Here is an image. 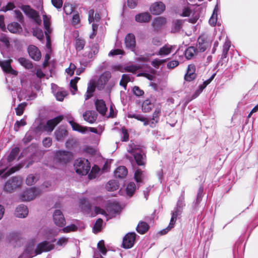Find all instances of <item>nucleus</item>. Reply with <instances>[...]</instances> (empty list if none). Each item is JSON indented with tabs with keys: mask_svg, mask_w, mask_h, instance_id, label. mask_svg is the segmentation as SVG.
Wrapping results in <instances>:
<instances>
[{
	"mask_svg": "<svg viewBox=\"0 0 258 258\" xmlns=\"http://www.w3.org/2000/svg\"><path fill=\"white\" fill-rule=\"evenodd\" d=\"M62 115H59L54 118L48 120L46 124L40 123L37 127V130L51 133L55 127L62 119Z\"/></svg>",
	"mask_w": 258,
	"mask_h": 258,
	"instance_id": "8",
	"label": "nucleus"
},
{
	"mask_svg": "<svg viewBox=\"0 0 258 258\" xmlns=\"http://www.w3.org/2000/svg\"><path fill=\"white\" fill-rule=\"evenodd\" d=\"M198 53L197 49L194 46H190L188 47L185 51V56L188 59L192 58Z\"/></svg>",
	"mask_w": 258,
	"mask_h": 258,
	"instance_id": "37",
	"label": "nucleus"
},
{
	"mask_svg": "<svg viewBox=\"0 0 258 258\" xmlns=\"http://www.w3.org/2000/svg\"><path fill=\"white\" fill-rule=\"evenodd\" d=\"M195 71L196 66L193 64H189L187 69L186 73L184 76L185 80L188 82L194 80L197 76Z\"/></svg>",
	"mask_w": 258,
	"mask_h": 258,
	"instance_id": "20",
	"label": "nucleus"
},
{
	"mask_svg": "<svg viewBox=\"0 0 258 258\" xmlns=\"http://www.w3.org/2000/svg\"><path fill=\"white\" fill-rule=\"evenodd\" d=\"M77 226H76L75 224H72L69 226H67L64 227L62 229L60 230L62 231L64 233H68L71 231H74L77 229Z\"/></svg>",
	"mask_w": 258,
	"mask_h": 258,
	"instance_id": "63",
	"label": "nucleus"
},
{
	"mask_svg": "<svg viewBox=\"0 0 258 258\" xmlns=\"http://www.w3.org/2000/svg\"><path fill=\"white\" fill-rule=\"evenodd\" d=\"M102 223L103 220L99 218L97 219L93 227V231L94 233H98L101 230L102 228Z\"/></svg>",
	"mask_w": 258,
	"mask_h": 258,
	"instance_id": "47",
	"label": "nucleus"
},
{
	"mask_svg": "<svg viewBox=\"0 0 258 258\" xmlns=\"http://www.w3.org/2000/svg\"><path fill=\"white\" fill-rule=\"evenodd\" d=\"M37 178L36 176L33 174H30L27 176L26 179V183L28 185H31L34 184Z\"/></svg>",
	"mask_w": 258,
	"mask_h": 258,
	"instance_id": "57",
	"label": "nucleus"
},
{
	"mask_svg": "<svg viewBox=\"0 0 258 258\" xmlns=\"http://www.w3.org/2000/svg\"><path fill=\"white\" fill-rule=\"evenodd\" d=\"M0 42L6 47H8L10 45V42L8 38L4 34L0 35Z\"/></svg>",
	"mask_w": 258,
	"mask_h": 258,
	"instance_id": "62",
	"label": "nucleus"
},
{
	"mask_svg": "<svg viewBox=\"0 0 258 258\" xmlns=\"http://www.w3.org/2000/svg\"><path fill=\"white\" fill-rule=\"evenodd\" d=\"M69 123L73 130L74 131H78L81 133H85L87 131V128L86 127L82 126L73 120L70 121Z\"/></svg>",
	"mask_w": 258,
	"mask_h": 258,
	"instance_id": "39",
	"label": "nucleus"
},
{
	"mask_svg": "<svg viewBox=\"0 0 258 258\" xmlns=\"http://www.w3.org/2000/svg\"><path fill=\"white\" fill-rule=\"evenodd\" d=\"M63 10L67 15L72 14L73 11V8L71 4L65 3L63 7Z\"/></svg>",
	"mask_w": 258,
	"mask_h": 258,
	"instance_id": "64",
	"label": "nucleus"
},
{
	"mask_svg": "<svg viewBox=\"0 0 258 258\" xmlns=\"http://www.w3.org/2000/svg\"><path fill=\"white\" fill-rule=\"evenodd\" d=\"M182 23L183 22L182 20H177L175 21L174 23L172 31L174 33L179 31L182 27Z\"/></svg>",
	"mask_w": 258,
	"mask_h": 258,
	"instance_id": "50",
	"label": "nucleus"
},
{
	"mask_svg": "<svg viewBox=\"0 0 258 258\" xmlns=\"http://www.w3.org/2000/svg\"><path fill=\"white\" fill-rule=\"evenodd\" d=\"M28 214L27 207L24 205L18 206L15 210V215L17 217L23 218L26 217Z\"/></svg>",
	"mask_w": 258,
	"mask_h": 258,
	"instance_id": "21",
	"label": "nucleus"
},
{
	"mask_svg": "<svg viewBox=\"0 0 258 258\" xmlns=\"http://www.w3.org/2000/svg\"><path fill=\"white\" fill-rule=\"evenodd\" d=\"M43 19V24L45 28V32H51V29L50 27V16L47 15L44 12H42Z\"/></svg>",
	"mask_w": 258,
	"mask_h": 258,
	"instance_id": "31",
	"label": "nucleus"
},
{
	"mask_svg": "<svg viewBox=\"0 0 258 258\" xmlns=\"http://www.w3.org/2000/svg\"><path fill=\"white\" fill-rule=\"evenodd\" d=\"M230 47V42L229 41H226L223 45V52L222 54V58H225L227 57V53L229 50Z\"/></svg>",
	"mask_w": 258,
	"mask_h": 258,
	"instance_id": "48",
	"label": "nucleus"
},
{
	"mask_svg": "<svg viewBox=\"0 0 258 258\" xmlns=\"http://www.w3.org/2000/svg\"><path fill=\"white\" fill-rule=\"evenodd\" d=\"M11 60L0 61V66L4 72L16 76L17 72L13 70L11 66Z\"/></svg>",
	"mask_w": 258,
	"mask_h": 258,
	"instance_id": "19",
	"label": "nucleus"
},
{
	"mask_svg": "<svg viewBox=\"0 0 258 258\" xmlns=\"http://www.w3.org/2000/svg\"><path fill=\"white\" fill-rule=\"evenodd\" d=\"M118 183L114 180L109 181L106 185V188L108 191H113L118 188Z\"/></svg>",
	"mask_w": 258,
	"mask_h": 258,
	"instance_id": "42",
	"label": "nucleus"
},
{
	"mask_svg": "<svg viewBox=\"0 0 258 258\" xmlns=\"http://www.w3.org/2000/svg\"><path fill=\"white\" fill-rule=\"evenodd\" d=\"M166 22V19L163 17H158L154 20L152 22V25L155 29H158L165 24Z\"/></svg>",
	"mask_w": 258,
	"mask_h": 258,
	"instance_id": "38",
	"label": "nucleus"
},
{
	"mask_svg": "<svg viewBox=\"0 0 258 258\" xmlns=\"http://www.w3.org/2000/svg\"><path fill=\"white\" fill-rule=\"evenodd\" d=\"M85 42L83 39L78 38L76 40V48L77 50H82L85 46Z\"/></svg>",
	"mask_w": 258,
	"mask_h": 258,
	"instance_id": "54",
	"label": "nucleus"
},
{
	"mask_svg": "<svg viewBox=\"0 0 258 258\" xmlns=\"http://www.w3.org/2000/svg\"><path fill=\"white\" fill-rule=\"evenodd\" d=\"M177 13L182 17H188L191 11L190 9L188 7H184L181 12H180L179 11H178Z\"/></svg>",
	"mask_w": 258,
	"mask_h": 258,
	"instance_id": "59",
	"label": "nucleus"
},
{
	"mask_svg": "<svg viewBox=\"0 0 258 258\" xmlns=\"http://www.w3.org/2000/svg\"><path fill=\"white\" fill-rule=\"evenodd\" d=\"M19 148L18 147H15V148L13 149L10 155L8 157V163H7L6 165H3V167H5L6 165H8V167L9 166V165H8V163L13 161L16 158V157L17 156L19 153Z\"/></svg>",
	"mask_w": 258,
	"mask_h": 258,
	"instance_id": "36",
	"label": "nucleus"
},
{
	"mask_svg": "<svg viewBox=\"0 0 258 258\" xmlns=\"http://www.w3.org/2000/svg\"><path fill=\"white\" fill-rule=\"evenodd\" d=\"M40 193L39 189L36 188H30L25 190L21 196L23 201H30L34 199Z\"/></svg>",
	"mask_w": 258,
	"mask_h": 258,
	"instance_id": "10",
	"label": "nucleus"
},
{
	"mask_svg": "<svg viewBox=\"0 0 258 258\" xmlns=\"http://www.w3.org/2000/svg\"><path fill=\"white\" fill-rule=\"evenodd\" d=\"M97 248L103 255L106 254L107 250L104 245V242L103 240L99 241L98 243Z\"/></svg>",
	"mask_w": 258,
	"mask_h": 258,
	"instance_id": "55",
	"label": "nucleus"
},
{
	"mask_svg": "<svg viewBox=\"0 0 258 258\" xmlns=\"http://www.w3.org/2000/svg\"><path fill=\"white\" fill-rule=\"evenodd\" d=\"M94 11L93 9L90 10L89 11V18L88 21L90 23H91L94 20L98 22L100 19V16L99 14L96 13L94 17Z\"/></svg>",
	"mask_w": 258,
	"mask_h": 258,
	"instance_id": "46",
	"label": "nucleus"
},
{
	"mask_svg": "<svg viewBox=\"0 0 258 258\" xmlns=\"http://www.w3.org/2000/svg\"><path fill=\"white\" fill-rule=\"evenodd\" d=\"M145 220L146 222L143 221H140L136 228L137 232L141 234H145L149 230L150 226L148 223H150L152 222V217H145Z\"/></svg>",
	"mask_w": 258,
	"mask_h": 258,
	"instance_id": "11",
	"label": "nucleus"
},
{
	"mask_svg": "<svg viewBox=\"0 0 258 258\" xmlns=\"http://www.w3.org/2000/svg\"><path fill=\"white\" fill-rule=\"evenodd\" d=\"M127 174V170L125 166H120L116 168L114 171V175L119 178H124Z\"/></svg>",
	"mask_w": 258,
	"mask_h": 258,
	"instance_id": "30",
	"label": "nucleus"
},
{
	"mask_svg": "<svg viewBox=\"0 0 258 258\" xmlns=\"http://www.w3.org/2000/svg\"><path fill=\"white\" fill-rule=\"evenodd\" d=\"M95 106L97 110L101 114L104 115L107 111L105 102L103 100L97 99L95 101Z\"/></svg>",
	"mask_w": 258,
	"mask_h": 258,
	"instance_id": "27",
	"label": "nucleus"
},
{
	"mask_svg": "<svg viewBox=\"0 0 258 258\" xmlns=\"http://www.w3.org/2000/svg\"><path fill=\"white\" fill-rule=\"evenodd\" d=\"M54 223L59 227H62L66 224V220L61 211L56 210L53 215Z\"/></svg>",
	"mask_w": 258,
	"mask_h": 258,
	"instance_id": "16",
	"label": "nucleus"
},
{
	"mask_svg": "<svg viewBox=\"0 0 258 258\" xmlns=\"http://www.w3.org/2000/svg\"><path fill=\"white\" fill-rule=\"evenodd\" d=\"M95 212L96 214H101L104 215L106 217V220L108 221L111 217L114 216L115 215L119 213L121 210L120 205L115 203H112L109 204L107 210L109 214H107L106 212L102 209L98 207H95Z\"/></svg>",
	"mask_w": 258,
	"mask_h": 258,
	"instance_id": "5",
	"label": "nucleus"
},
{
	"mask_svg": "<svg viewBox=\"0 0 258 258\" xmlns=\"http://www.w3.org/2000/svg\"><path fill=\"white\" fill-rule=\"evenodd\" d=\"M54 247L52 243L44 241L39 243L35 248V242L30 241L26 246L24 252L18 258H31L43 252L49 251Z\"/></svg>",
	"mask_w": 258,
	"mask_h": 258,
	"instance_id": "1",
	"label": "nucleus"
},
{
	"mask_svg": "<svg viewBox=\"0 0 258 258\" xmlns=\"http://www.w3.org/2000/svg\"><path fill=\"white\" fill-rule=\"evenodd\" d=\"M146 173L145 171H143L140 169L136 170L135 173V179L137 182H142V180L146 177Z\"/></svg>",
	"mask_w": 258,
	"mask_h": 258,
	"instance_id": "34",
	"label": "nucleus"
},
{
	"mask_svg": "<svg viewBox=\"0 0 258 258\" xmlns=\"http://www.w3.org/2000/svg\"><path fill=\"white\" fill-rule=\"evenodd\" d=\"M128 118H134L138 120L143 122L144 125L146 126L149 124V119L140 114L130 113L128 114Z\"/></svg>",
	"mask_w": 258,
	"mask_h": 258,
	"instance_id": "33",
	"label": "nucleus"
},
{
	"mask_svg": "<svg viewBox=\"0 0 258 258\" xmlns=\"http://www.w3.org/2000/svg\"><path fill=\"white\" fill-rule=\"evenodd\" d=\"M8 29L11 33H17L21 31L22 28L18 23L13 22L8 25Z\"/></svg>",
	"mask_w": 258,
	"mask_h": 258,
	"instance_id": "35",
	"label": "nucleus"
},
{
	"mask_svg": "<svg viewBox=\"0 0 258 258\" xmlns=\"http://www.w3.org/2000/svg\"><path fill=\"white\" fill-rule=\"evenodd\" d=\"M182 210L175 207L173 211L172 212V216L168 226L162 231H161V234H166L169 230H170L174 226L177 218L178 216L180 215L182 213Z\"/></svg>",
	"mask_w": 258,
	"mask_h": 258,
	"instance_id": "9",
	"label": "nucleus"
},
{
	"mask_svg": "<svg viewBox=\"0 0 258 258\" xmlns=\"http://www.w3.org/2000/svg\"><path fill=\"white\" fill-rule=\"evenodd\" d=\"M26 105L27 103L25 102L20 104L16 108V114L19 116L22 115Z\"/></svg>",
	"mask_w": 258,
	"mask_h": 258,
	"instance_id": "56",
	"label": "nucleus"
},
{
	"mask_svg": "<svg viewBox=\"0 0 258 258\" xmlns=\"http://www.w3.org/2000/svg\"><path fill=\"white\" fill-rule=\"evenodd\" d=\"M208 46V43L205 41L202 37H200L198 38L196 48L198 52H204L206 50Z\"/></svg>",
	"mask_w": 258,
	"mask_h": 258,
	"instance_id": "28",
	"label": "nucleus"
},
{
	"mask_svg": "<svg viewBox=\"0 0 258 258\" xmlns=\"http://www.w3.org/2000/svg\"><path fill=\"white\" fill-rule=\"evenodd\" d=\"M43 233L44 237L47 240H50L51 242H54L55 241L54 237L56 236L57 231L53 229H44L43 231L39 232L40 234Z\"/></svg>",
	"mask_w": 258,
	"mask_h": 258,
	"instance_id": "24",
	"label": "nucleus"
},
{
	"mask_svg": "<svg viewBox=\"0 0 258 258\" xmlns=\"http://www.w3.org/2000/svg\"><path fill=\"white\" fill-rule=\"evenodd\" d=\"M99 51V48L97 44H94L91 48V50L88 54V57L89 58H92L97 54Z\"/></svg>",
	"mask_w": 258,
	"mask_h": 258,
	"instance_id": "49",
	"label": "nucleus"
},
{
	"mask_svg": "<svg viewBox=\"0 0 258 258\" xmlns=\"http://www.w3.org/2000/svg\"><path fill=\"white\" fill-rule=\"evenodd\" d=\"M19 63L27 69H30L33 68V64L31 61L24 57H20L18 59Z\"/></svg>",
	"mask_w": 258,
	"mask_h": 258,
	"instance_id": "40",
	"label": "nucleus"
},
{
	"mask_svg": "<svg viewBox=\"0 0 258 258\" xmlns=\"http://www.w3.org/2000/svg\"><path fill=\"white\" fill-rule=\"evenodd\" d=\"M131 81V78L129 75L127 74H123L122 76L121 79L120 81V85L122 86L125 89L127 83Z\"/></svg>",
	"mask_w": 258,
	"mask_h": 258,
	"instance_id": "52",
	"label": "nucleus"
},
{
	"mask_svg": "<svg viewBox=\"0 0 258 258\" xmlns=\"http://www.w3.org/2000/svg\"><path fill=\"white\" fill-rule=\"evenodd\" d=\"M185 205L184 203V192H183L179 197V199L177 202L176 207L183 210V208L185 206Z\"/></svg>",
	"mask_w": 258,
	"mask_h": 258,
	"instance_id": "51",
	"label": "nucleus"
},
{
	"mask_svg": "<svg viewBox=\"0 0 258 258\" xmlns=\"http://www.w3.org/2000/svg\"><path fill=\"white\" fill-rule=\"evenodd\" d=\"M203 188L202 187H200L198 191L197 199L196 202L194 203L195 206V209L197 210V208L199 206L200 203H201L202 197H203Z\"/></svg>",
	"mask_w": 258,
	"mask_h": 258,
	"instance_id": "41",
	"label": "nucleus"
},
{
	"mask_svg": "<svg viewBox=\"0 0 258 258\" xmlns=\"http://www.w3.org/2000/svg\"><path fill=\"white\" fill-rule=\"evenodd\" d=\"M151 18V16L148 12H143L136 15L135 20L140 23H147Z\"/></svg>",
	"mask_w": 258,
	"mask_h": 258,
	"instance_id": "25",
	"label": "nucleus"
},
{
	"mask_svg": "<svg viewBox=\"0 0 258 258\" xmlns=\"http://www.w3.org/2000/svg\"><path fill=\"white\" fill-rule=\"evenodd\" d=\"M28 51L30 56L35 60H39L41 57V54L38 48L33 45H30L28 48Z\"/></svg>",
	"mask_w": 258,
	"mask_h": 258,
	"instance_id": "18",
	"label": "nucleus"
},
{
	"mask_svg": "<svg viewBox=\"0 0 258 258\" xmlns=\"http://www.w3.org/2000/svg\"><path fill=\"white\" fill-rule=\"evenodd\" d=\"M6 162L4 159H2L0 161V176L2 178H5L7 176L14 173L15 172L19 170V168L12 167L6 172V169L8 168V165L3 167V164Z\"/></svg>",
	"mask_w": 258,
	"mask_h": 258,
	"instance_id": "14",
	"label": "nucleus"
},
{
	"mask_svg": "<svg viewBox=\"0 0 258 258\" xmlns=\"http://www.w3.org/2000/svg\"><path fill=\"white\" fill-rule=\"evenodd\" d=\"M127 152L131 153L134 157V159L139 166L145 165L146 163V156L143 150L135 145L134 143L128 144Z\"/></svg>",
	"mask_w": 258,
	"mask_h": 258,
	"instance_id": "4",
	"label": "nucleus"
},
{
	"mask_svg": "<svg viewBox=\"0 0 258 258\" xmlns=\"http://www.w3.org/2000/svg\"><path fill=\"white\" fill-rule=\"evenodd\" d=\"M74 166L76 172L81 175H87L91 168L90 162L85 158H79L76 160Z\"/></svg>",
	"mask_w": 258,
	"mask_h": 258,
	"instance_id": "6",
	"label": "nucleus"
},
{
	"mask_svg": "<svg viewBox=\"0 0 258 258\" xmlns=\"http://www.w3.org/2000/svg\"><path fill=\"white\" fill-rule=\"evenodd\" d=\"M97 117V113L95 111H86L83 114V118L84 120L90 123H94Z\"/></svg>",
	"mask_w": 258,
	"mask_h": 258,
	"instance_id": "22",
	"label": "nucleus"
},
{
	"mask_svg": "<svg viewBox=\"0 0 258 258\" xmlns=\"http://www.w3.org/2000/svg\"><path fill=\"white\" fill-rule=\"evenodd\" d=\"M23 11L28 17L33 19L37 24H40L41 20L38 13L36 11L32 9L28 6H24L23 8Z\"/></svg>",
	"mask_w": 258,
	"mask_h": 258,
	"instance_id": "15",
	"label": "nucleus"
},
{
	"mask_svg": "<svg viewBox=\"0 0 258 258\" xmlns=\"http://www.w3.org/2000/svg\"><path fill=\"white\" fill-rule=\"evenodd\" d=\"M111 77V74L108 72L103 73L99 77L97 83L94 81H90L88 84L87 90L85 94V100L90 98L93 95L96 87L99 90H103L106 86V89L109 90L113 84L108 82Z\"/></svg>",
	"mask_w": 258,
	"mask_h": 258,
	"instance_id": "2",
	"label": "nucleus"
},
{
	"mask_svg": "<svg viewBox=\"0 0 258 258\" xmlns=\"http://www.w3.org/2000/svg\"><path fill=\"white\" fill-rule=\"evenodd\" d=\"M174 48V46H173L165 45L160 49L157 54L162 56H166L171 53Z\"/></svg>",
	"mask_w": 258,
	"mask_h": 258,
	"instance_id": "29",
	"label": "nucleus"
},
{
	"mask_svg": "<svg viewBox=\"0 0 258 258\" xmlns=\"http://www.w3.org/2000/svg\"><path fill=\"white\" fill-rule=\"evenodd\" d=\"M166 9L165 5L162 2H156L153 3L150 7V11L154 15L162 14Z\"/></svg>",
	"mask_w": 258,
	"mask_h": 258,
	"instance_id": "12",
	"label": "nucleus"
},
{
	"mask_svg": "<svg viewBox=\"0 0 258 258\" xmlns=\"http://www.w3.org/2000/svg\"><path fill=\"white\" fill-rule=\"evenodd\" d=\"M100 168L98 166L94 165L91 170V172L88 174V177L90 179L95 178L99 174L100 172Z\"/></svg>",
	"mask_w": 258,
	"mask_h": 258,
	"instance_id": "43",
	"label": "nucleus"
},
{
	"mask_svg": "<svg viewBox=\"0 0 258 258\" xmlns=\"http://www.w3.org/2000/svg\"><path fill=\"white\" fill-rule=\"evenodd\" d=\"M153 107V105L149 100H145L142 104V110L145 112H150Z\"/></svg>",
	"mask_w": 258,
	"mask_h": 258,
	"instance_id": "45",
	"label": "nucleus"
},
{
	"mask_svg": "<svg viewBox=\"0 0 258 258\" xmlns=\"http://www.w3.org/2000/svg\"><path fill=\"white\" fill-rule=\"evenodd\" d=\"M73 158V155L70 152L60 150L55 152L52 164L46 163L50 167L59 168L70 162Z\"/></svg>",
	"mask_w": 258,
	"mask_h": 258,
	"instance_id": "3",
	"label": "nucleus"
},
{
	"mask_svg": "<svg viewBox=\"0 0 258 258\" xmlns=\"http://www.w3.org/2000/svg\"><path fill=\"white\" fill-rule=\"evenodd\" d=\"M125 44L126 47L133 51L136 46L135 37L133 34H128L125 38Z\"/></svg>",
	"mask_w": 258,
	"mask_h": 258,
	"instance_id": "23",
	"label": "nucleus"
},
{
	"mask_svg": "<svg viewBox=\"0 0 258 258\" xmlns=\"http://www.w3.org/2000/svg\"><path fill=\"white\" fill-rule=\"evenodd\" d=\"M136 189V186L135 182H130L127 185L126 188V194L131 197L134 194Z\"/></svg>",
	"mask_w": 258,
	"mask_h": 258,
	"instance_id": "44",
	"label": "nucleus"
},
{
	"mask_svg": "<svg viewBox=\"0 0 258 258\" xmlns=\"http://www.w3.org/2000/svg\"><path fill=\"white\" fill-rule=\"evenodd\" d=\"M217 10L215 8L213 11L212 16L211 17V18L209 21V23L211 25L214 26L216 25V22H217Z\"/></svg>",
	"mask_w": 258,
	"mask_h": 258,
	"instance_id": "58",
	"label": "nucleus"
},
{
	"mask_svg": "<svg viewBox=\"0 0 258 258\" xmlns=\"http://www.w3.org/2000/svg\"><path fill=\"white\" fill-rule=\"evenodd\" d=\"M26 121L24 119L17 120L14 124V129L16 132H18L21 126H24L26 125Z\"/></svg>",
	"mask_w": 258,
	"mask_h": 258,
	"instance_id": "53",
	"label": "nucleus"
},
{
	"mask_svg": "<svg viewBox=\"0 0 258 258\" xmlns=\"http://www.w3.org/2000/svg\"><path fill=\"white\" fill-rule=\"evenodd\" d=\"M67 135V131L63 127H59L55 132V136L57 141H62Z\"/></svg>",
	"mask_w": 258,
	"mask_h": 258,
	"instance_id": "32",
	"label": "nucleus"
},
{
	"mask_svg": "<svg viewBox=\"0 0 258 258\" xmlns=\"http://www.w3.org/2000/svg\"><path fill=\"white\" fill-rule=\"evenodd\" d=\"M57 88L56 85L54 84L52 85V92L55 95L56 99L59 101L63 100L64 97L67 95V92L62 89H58L57 91L55 90Z\"/></svg>",
	"mask_w": 258,
	"mask_h": 258,
	"instance_id": "26",
	"label": "nucleus"
},
{
	"mask_svg": "<svg viewBox=\"0 0 258 258\" xmlns=\"http://www.w3.org/2000/svg\"><path fill=\"white\" fill-rule=\"evenodd\" d=\"M161 113V108L160 107H157L155 108L151 119H149V124L150 127H154L159 120V117Z\"/></svg>",
	"mask_w": 258,
	"mask_h": 258,
	"instance_id": "17",
	"label": "nucleus"
},
{
	"mask_svg": "<svg viewBox=\"0 0 258 258\" xmlns=\"http://www.w3.org/2000/svg\"><path fill=\"white\" fill-rule=\"evenodd\" d=\"M22 181L23 180L21 177L13 176L5 182L3 190L5 192L11 193L21 187Z\"/></svg>",
	"mask_w": 258,
	"mask_h": 258,
	"instance_id": "7",
	"label": "nucleus"
},
{
	"mask_svg": "<svg viewBox=\"0 0 258 258\" xmlns=\"http://www.w3.org/2000/svg\"><path fill=\"white\" fill-rule=\"evenodd\" d=\"M33 35L40 40H42L44 37L42 30L38 28H36L33 30Z\"/></svg>",
	"mask_w": 258,
	"mask_h": 258,
	"instance_id": "61",
	"label": "nucleus"
},
{
	"mask_svg": "<svg viewBox=\"0 0 258 258\" xmlns=\"http://www.w3.org/2000/svg\"><path fill=\"white\" fill-rule=\"evenodd\" d=\"M136 234L135 232L127 233L123 238L122 245L125 248L132 247L135 243Z\"/></svg>",
	"mask_w": 258,
	"mask_h": 258,
	"instance_id": "13",
	"label": "nucleus"
},
{
	"mask_svg": "<svg viewBox=\"0 0 258 258\" xmlns=\"http://www.w3.org/2000/svg\"><path fill=\"white\" fill-rule=\"evenodd\" d=\"M33 138V133L32 131H28L23 138V142L25 144L30 142Z\"/></svg>",
	"mask_w": 258,
	"mask_h": 258,
	"instance_id": "60",
	"label": "nucleus"
}]
</instances>
